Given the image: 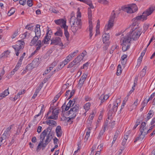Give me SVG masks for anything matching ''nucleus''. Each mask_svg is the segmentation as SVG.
<instances>
[{
  "instance_id": "1",
  "label": "nucleus",
  "mask_w": 155,
  "mask_h": 155,
  "mask_svg": "<svg viewBox=\"0 0 155 155\" xmlns=\"http://www.w3.org/2000/svg\"><path fill=\"white\" fill-rule=\"evenodd\" d=\"M141 34L140 31L138 29H133L132 31L127 33L125 36L122 37L120 43L123 51L124 52L129 49L132 40H137Z\"/></svg>"
},
{
  "instance_id": "2",
  "label": "nucleus",
  "mask_w": 155,
  "mask_h": 155,
  "mask_svg": "<svg viewBox=\"0 0 155 155\" xmlns=\"http://www.w3.org/2000/svg\"><path fill=\"white\" fill-rule=\"evenodd\" d=\"M70 22L71 25V30L74 34L78 29L81 28V21L80 19L74 18L72 16L70 18Z\"/></svg>"
},
{
  "instance_id": "3",
  "label": "nucleus",
  "mask_w": 155,
  "mask_h": 155,
  "mask_svg": "<svg viewBox=\"0 0 155 155\" xmlns=\"http://www.w3.org/2000/svg\"><path fill=\"white\" fill-rule=\"evenodd\" d=\"M155 10V7H150L143 13L142 15L137 16L135 18H134L133 20L135 22H137V21L141 20L143 21L146 20L147 18V17L150 15Z\"/></svg>"
},
{
  "instance_id": "4",
  "label": "nucleus",
  "mask_w": 155,
  "mask_h": 155,
  "mask_svg": "<svg viewBox=\"0 0 155 155\" xmlns=\"http://www.w3.org/2000/svg\"><path fill=\"white\" fill-rule=\"evenodd\" d=\"M51 129L52 128L50 127L45 129L40 135V139H42L44 140L45 136L48 134L45 141L49 143L52 139L53 135V133L51 132Z\"/></svg>"
},
{
  "instance_id": "5",
  "label": "nucleus",
  "mask_w": 155,
  "mask_h": 155,
  "mask_svg": "<svg viewBox=\"0 0 155 155\" xmlns=\"http://www.w3.org/2000/svg\"><path fill=\"white\" fill-rule=\"evenodd\" d=\"M51 129L52 128L50 127L45 129L40 135V139H42L44 140L45 136L48 134L45 141L49 143L52 139L53 135V133L51 132Z\"/></svg>"
},
{
  "instance_id": "6",
  "label": "nucleus",
  "mask_w": 155,
  "mask_h": 155,
  "mask_svg": "<svg viewBox=\"0 0 155 155\" xmlns=\"http://www.w3.org/2000/svg\"><path fill=\"white\" fill-rule=\"evenodd\" d=\"M51 129L52 128L50 127L45 129L40 135V139H42L44 140L45 136L48 134L45 141L49 143L52 139L53 135V133L51 132Z\"/></svg>"
},
{
  "instance_id": "7",
  "label": "nucleus",
  "mask_w": 155,
  "mask_h": 155,
  "mask_svg": "<svg viewBox=\"0 0 155 155\" xmlns=\"http://www.w3.org/2000/svg\"><path fill=\"white\" fill-rule=\"evenodd\" d=\"M59 113L58 109H54L52 107H50L48 112L45 115L47 119H56L58 117V115Z\"/></svg>"
},
{
  "instance_id": "8",
  "label": "nucleus",
  "mask_w": 155,
  "mask_h": 155,
  "mask_svg": "<svg viewBox=\"0 0 155 155\" xmlns=\"http://www.w3.org/2000/svg\"><path fill=\"white\" fill-rule=\"evenodd\" d=\"M24 41H18L15 45L12 46V47L15 51V54L17 56H18L19 53L21 52L22 49L24 48Z\"/></svg>"
},
{
  "instance_id": "9",
  "label": "nucleus",
  "mask_w": 155,
  "mask_h": 155,
  "mask_svg": "<svg viewBox=\"0 0 155 155\" xmlns=\"http://www.w3.org/2000/svg\"><path fill=\"white\" fill-rule=\"evenodd\" d=\"M40 63L39 59V58L35 59L32 62L29 64L26 67V69L28 71L31 70L37 67Z\"/></svg>"
},
{
  "instance_id": "10",
  "label": "nucleus",
  "mask_w": 155,
  "mask_h": 155,
  "mask_svg": "<svg viewBox=\"0 0 155 155\" xmlns=\"http://www.w3.org/2000/svg\"><path fill=\"white\" fill-rule=\"evenodd\" d=\"M146 123L145 122H143L141 125L140 128V134L142 135V137H144L145 135L148 133L147 127H146Z\"/></svg>"
},
{
  "instance_id": "11",
  "label": "nucleus",
  "mask_w": 155,
  "mask_h": 155,
  "mask_svg": "<svg viewBox=\"0 0 155 155\" xmlns=\"http://www.w3.org/2000/svg\"><path fill=\"white\" fill-rule=\"evenodd\" d=\"M118 106L117 105L113 104L112 106L111 104H109L108 106V108L109 110V113L111 116L112 114L116 112L117 110Z\"/></svg>"
},
{
  "instance_id": "12",
  "label": "nucleus",
  "mask_w": 155,
  "mask_h": 155,
  "mask_svg": "<svg viewBox=\"0 0 155 155\" xmlns=\"http://www.w3.org/2000/svg\"><path fill=\"white\" fill-rule=\"evenodd\" d=\"M51 44L58 45L60 46H63V43L61 42V39L59 37H56L53 38L51 40Z\"/></svg>"
},
{
  "instance_id": "13",
  "label": "nucleus",
  "mask_w": 155,
  "mask_h": 155,
  "mask_svg": "<svg viewBox=\"0 0 155 155\" xmlns=\"http://www.w3.org/2000/svg\"><path fill=\"white\" fill-rule=\"evenodd\" d=\"M87 76V74H84L80 78L78 84V86L81 88L83 85L84 81Z\"/></svg>"
},
{
  "instance_id": "14",
  "label": "nucleus",
  "mask_w": 155,
  "mask_h": 155,
  "mask_svg": "<svg viewBox=\"0 0 155 155\" xmlns=\"http://www.w3.org/2000/svg\"><path fill=\"white\" fill-rule=\"evenodd\" d=\"M54 22L57 25H59L61 24H62V26H61L62 28H63L64 25V24L65 25V26H66V21L62 18L55 20L54 21Z\"/></svg>"
},
{
  "instance_id": "15",
  "label": "nucleus",
  "mask_w": 155,
  "mask_h": 155,
  "mask_svg": "<svg viewBox=\"0 0 155 155\" xmlns=\"http://www.w3.org/2000/svg\"><path fill=\"white\" fill-rule=\"evenodd\" d=\"M40 26L39 25H37L35 29V36L37 37H40L41 36V31L40 29Z\"/></svg>"
},
{
  "instance_id": "16",
  "label": "nucleus",
  "mask_w": 155,
  "mask_h": 155,
  "mask_svg": "<svg viewBox=\"0 0 155 155\" xmlns=\"http://www.w3.org/2000/svg\"><path fill=\"white\" fill-rule=\"evenodd\" d=\"M67 114L69 116V118L70 119H74L76 115V113L75 112H74L73 110H72L71 109H70V110L67 112Z\"/></svg>"
},
{
  "instance_id": "17",
  "label": "nucleus",
  "mask_w": 155,
  "mask_h": 155,
  "mask_svg": "<svg viewBox=\"0 0 155 155\" xmlns=\"http://www.w3.org/2000/svg\"><path fill=\"white\" fill-rule=\"evenodd\" d=\"M113 22H112L108 21V24L107 25L105 26V28L104 30L105 32H106L108 30H110L114 25Z\"/></svg>"
},
{
  "instance_id": "18",
  "label": "nucleus",
  "mask_w": 155,
  "mask_h": 155,
  "mask_svg": "<svg viewBox=\"0 0 155 155\" xmlns=\"http://www.w3.org/2000/svg\"><path fill=\"white\" fill-rule=\"evenodd\" d=\"M55 132L58 137H60L61 136L62 131L60 126H58L57 127L55 130Z\"/></svg>"
},
{
  "instance_id": "19",
  "label": "nucleus",
  "mask_w": 155,
  "mask_h": 155,
  "mask_svg": "<svg viewBox=\"0 0 155 155\" xmlns=\"http://www.w3.org/2000/svg\"><path fill=\"white\" fill-rule=\"evenodd\" d=\"M109 33H105L102 35V40L104 43H106V41H108L109 39Z\"/></svg>"
},
{
  "instance_id": "20",
  "label": "nucleus",
  "mask_w": 155,
  "mask_h": 155,
  "mask_svg": "<svg viewBox=\"0 0 155 155\" xmlns=\"http://www.w3.org/2000/svg\"><path fill=\"white\" fill-rule=\"evenodd\" d=\"M122 9L125 12H127V13H133L132 9L131 8V5L128 7H124L122 8Z\"/></svg>"
},
{
  "instance_id": "21",
  "label": "nucleus",
  "mask_w": 155,
  "mask_h": 155,
  "mask_svg": "<svg viewBox=\"0 0 155 155\" xmlns=\"http://www.w3.org/2000/svg\"><path fill=\"white\" fill-rule=\"evenodd\" d=\"M107 122L106 124V123H105V124L103 128L101 130L100 133H99V135L98 137V138L99 139H100V137L105 132V130L106 128V127L107 126Z\"/></svg>"
},
{
  "instance_id": "22",
  "label": "nucleus",
  "mask_w": 155,
  "mask_h": 155,
  "mask_svg": "<svg viewBox=\"0 0 155 155\" xmlns=\"http://www.w3.org/2000/svg\"><path fill=\"white\" fill-rule=\"evenodd\" d=\"M64 25H65L64 24ZM63 28L64 30V34L67 40L68 41L69 40V34L68 31V27L67 26H65V25H64Z\"/></svg>"
},
{
  "instance_id": "23",
  "label": "nucleus",
  "mask_w": 155,
  "mask_h": 155,
  "mask_svg": "<svg viewBox=\"0 0 155 155\" xmlns=\"http://www.w3.org/2000/svg\"><path fill=\"white\" fill-rule=\"evenodd\" d=\"M39 38V37H37L36 36H35L30 42V45L32 46L35 44L36 45L37 44V41L39 40H38Z\"/></svg>"
},
{
  "instance_id": "24",
  "label": "nucleus",
  "mask_w": 155,
  "mask_h": 155,
  "mask_svg": "<svg viewBox=\"0 0 155 155\" xmlns=\"http://www.w3.org/2000/svg\"><path fill=\"white\" fill-rule=\"evenodd\" d=\"M9 94L8 88L5 90L2 93L0 94V100L5 97Z\"/></svg>"
},
{
  "instance_id": "25",
  "label": "nucleus",
  "mask_w": 155,
  "mask_h": 155,
  "mask_svg": "<svg viewBox=\"0 0 155 155\" xmlns=\"http://www.w3.org/2000/svg\"><path fill=\"white\" fill-rule=\"evenodd\" d=\"M48 32L44 38V39L43 40L44 43V44L47 43L48 41H49L50 39L51 36H50V34H49V35H48Z\"/></svg>"
},
{
  "instance_id": "26",
  "label": "nucleus",
  "mask_w": 155,
  "mask_h": 155,
  "mask_svg": "<svg viewBox=\"0 0 155 155\" xmlns=\"http://www.w3.org/2000/svg\"><path fill=\"white\" fill-rule=\"evenodd\" d=\"M12 125L8 127L7 129L5 130V131H4L3 134H4V135H5L7 137H8V136L10 135L9 132L10 130L12 128Z\"/></svg>"
},
{
  "instance_id": "27",
  "label": "nucleus",
  "mask_w": 155,
  "mask_h": 155,
  "mask_svg": "<svg viewBox=\"0 0 155 155\" xmlns=\"http://www.w3.org/2000/svg\"><path fill=\"white\" fill-rule=\"evenodd\" d=\"M82 60V58H81L79 55L77 56L74 60L73 62L76 63L78 66L79 65V62Z\"/></svg>"
},
{
  "instance_id": "28",
  "label": "nucleus",
  "mask_w": 155,
  "mask_h": 155,
  "mask_svg": "<svg viewBox=\"0 0 155 155\" xmlns=\"http://www.w3.org/2000/svg\"><path fill=\"white\" fill-rule=\"evenodd\" d=\"M7 137L4 134H2L0 137V143L2 144L5 141Z\"/></svg>"
},
{
  "instance_id": "29",
  "label": "nucleus",
  "mask_w": 155,
  "mask_h": 155,
  "mask_svg": "<svg viewBox=\"0 0 155 155\" xmlns=\"http://www.w3.org/2000/svg\"><path fill=\"white\" fill-rule=\"evenodd\" d=\"M153 115V111L150 110L148 114H147V116L146 118V121L149 120L151 117H152Z\"/></svg>"
},
{
  "instance_id": "30",
  "label": "nucleus",
  "mask_w": 155,
  "mask_h": 155,
  "mask_svg": "<svg viewBox=\"0 0 155 155\" xmlns=\"http://www.w3.org/2000/svg\"><path fill=\"white\" fill-rule=\"evenodd\" d=\"M36 46H37L35 51L37 52L40 49L42 46L41 40H39L37 41V44L36 45Z\"/></svg>"
},
{
  "instance_id": "31",
  "label": "nucleus",
  "mask_w": 155,
  "mask_h": 155,
  "mask_svg": "<svg viewBox=\"0 0 155 155\" xmlns=\"http://www.w3.org/2000/svg\"><path fill=\"white\" fill-rule=\"evenodd\" d=\"M115 13L114 12V11H112L111 15L110 17V19L109 20L110 21L114 22V18H115Z\"/></svg>"
},
{
  "instance_id": "32",
  "label": "nucleus",
  "mask_w": 155,
  "mask_h": 155,
  "mask_svg": "<svg viewBox=\"0 0 155 155\" xmlns=\"http://www.w3.org/2000/svg\"><path fill=\"white\" fill-rule=\"evenodd\" d=\"M85 3L87 4L90 7L89 8H90V9L91 8L93 9L94 8V6L93 5L91 0H87Z\"/></svg>"
},
{
  "instance_id": "33",
  "label": "nucleus",
  "mask_w": 155,
  "mask_h": 155,
  "mask_svg": "<svg viewBox=\"0 0 155 155\" xmlns=\"http://www.w3.org/2000/svg\"><path fill=\"white\" fill-rule=\"evenodd\" d=\"M59 28V29L54 33V35L62 37L63 35V33L60 28Z\"/></svg>"
},
{
  "instance_id": "34",
  "label": "nucleus",
  "mask_w": 155,
  "mask_h": 155,
  "mask_svg": "<svg viewBox=\"0 0 155 155\" xmlns=\"http://www.w3.org/2000/svg\"><path fill=\"white\" fill-rule=\"evenodd\" d=\"M120 133V132L118 130H117L116 131V132L114 134V137L113 139V141H112V143H114L116 140L117 138V137L118 136V135Z\"/></svg>"
},
{
  "instance_id": "35",
  "label": "nucleus",
  "mask_w": 155,
  "mask_h": 155,
  "mask_svg": "<svg viewBox=\"0 0 155 155\" xmlns=\"http://www.w3.org/2000/svg\"><path fill=\"white\" fill-rule=\"evenodd\" d=\"M90 106L91 104L89 102L86 103L84 105V108L85 111H87L89 109Z\"/></svg>"
},
{
  "instance_id": "36",
  "label": "nucleus",
  "mask_w": 155,
  "mask_h": 155,
  "mask_svg": "<svg viewBox=\"0 0 155 155\" xmlns=\"http://www.w3.org/2000/svg\"><path fill=\"white\" fill-rule=\"evenodd\" d=\"M122 69L121 68V65L119 64L117 66V75H119L121 73L122 71Z\"/></svg>"
},
{
  "instance_id": "37",
  "label": "nucleus",
  "mask_w": 155,
  "mask_h": 155,
  "mask_svg": "<svg viewBox=\"0 0 155 155\" xmlns=\"http://www.w3.org/2000/svg\"><path fill=\"white\" fill-rule=\"evenodd\" d=\"M89 31L90 34H92V29H93V26L92 25V22L91 21H89Z\"/></svg>"
},
{
  "instance_id": "38",
  "label": "nucleus",
  "mask_w": 155,
  "mask_h": 155,
  "mask_svg": "<svg viewBox=\"0 0 155 155\" xmlns=\"http://www.w3.org/2000/svg\"><path fill=\"white\" fill-rule=\"evenodd\" d=\"M147 69V67L145 66L143 68L142 70L141 71L140 73V75L142 77L144 76L146 73Z\"/></svg>"
},
{
  "instance_id": "39",
  "label": "nucleus",
  "mask_w": 155,
  "mask_h": 155,
  "mask_svg": "<svg viewBox=\"0 0 155 155\" xmlns=\"http://www.w3.org/2000/svg\"><path fill=\"white\" fill-rule=\"evenodd\" d=\"M78 105H76L74 106L73 107L71 108V109L74 111V112L77 113V111L78 110L79 107Z\"/></svg>"
},
{
  "instance_id": "40",
  "label": "nucleus",
  "mask_w": 155,
  "mask_h": 155,
  "mask_svg": "<svg viewBox=\"0 0 155 155\" xmlns=\"http://www.w3.org/2000/svg\"><path fill=\"white\" fill-rule=\"evenodd\" d=\"M88 15L89 19L91 20L92 18V12L89 8H88Z\"/></svg>"
},
{
  "instance_id": "41",
  "label": "nucleus",
  "mask_w": 155,
  "mask_h": 155,
  "mask_svg": "<svg viewBox=\"0 0 155 155\" xmlns=\"http://www.w3.org/2000/svg\"><path fill=\"white\" fill-rule=\"evenodd\" d=\"M131 6L133 12H136L137 10V8L135 4H132L131 5Z\"/></svg>"
},
{
  "instance_id": "42",
  "label": "nucleus",
  "mask_w": 155,
  "mask_h": 155,
  "mask_svg": "<svg viewBox=\"0 0 155 155\" xmlns=\"http://www.w3.org/2000/svg\"><path fill=\"white\" fill-rule=\"evenodd\" d=\"M48 124H49V126H52V125L56 126L57 125V123L56 121L52 120H49V123Z\"/></svg>"
},
{
  "instance_id": "43",
  "label": "nucleus",
  "mask_w": 155,
  "mask_h": 155,
  "mask_svg": "<svg viewBox=\"0 0 155 155\" xmlns=\"http://www.w3.org/2000/svg\"><path fill=\"white\" fill-rule=\"evenodd\" d=\"M40 143H38L36 149V151H38V150H40L41 148V145L42 143L43 142V140L42 139H40Z\"/></svg>"
},
{
  "instance_id": "44",
  "label": "nucleus",
  "mask_w": 155,
  "mask_h": 155,
  "mask_svg": "<svg viewBox=\"0 0 155 155\" xmlns=\"http://www.w3.org/2000/svg\"><path fill=\"white\" fill-rule=\"evenodd\" d=\"M99 99L101 101V104H100V105H101L104 101H105L104 95V94L101 95L99 97Z\"/></svg>"
},
{
  "instance_id": "45",
  "label": "nucleus",
  "mask_w": 155,
  "mask_h": 155,
  "mask_svg": "<svg viewBox=\"0 0 155 155\" xmlns=\"http://www.w3.org/2000/svg\"><path fill=\"white\" fill-rule=\"evenodd\" d=\"M142 135L141 134L139 135V136L136 137L134 140V143L136 142L137 140H142L144 137H142Z\"/></svg>"
},
{
  "instance_id": "46",
  "label": "nucleus",
  "mask_w": 155,
  "mask_h": 155,
  "mask_svg": "<svg viewBox=\"0 0 155 155\" xmlns=\"http://www.w3.org/2000/svg\"><path fill=\"white\" fill-rule=\"evenodd\" d=\"M77 65V64L76 63H74L73 62V61L71 62L68 65L67 67L68 68H71L74 65Z\"/></svg>"
},
{
  "instance_id": "47",
  "label": "nucleus",
  "mask_w": 155,
  "mask_h": 155,
  "mask_svg": "<svg viewBox=\"0 0 155 155\" xmlns=\"http://www.w3.org/2000/svg\"><path fill=\"white\" fill-rule=\"evenodd\" d=\"M9 52L8 51H6L4 53H3L2 54V57H7L8 56V55L9 54Z\"/></svg>"
},
{
  "instance_id": "48",
  "label": "nucleus",
  "mask_w": 155,
  "mask_h": 155,
  "mask_svg": "<svg viewBox=\"0 0 155 155\" xmlns=\"http://www.w3.org/2000/svg\"><path fill=\"white\" fill-rule=\"evenodd\" d=\"M15 11L13 9H10L8 13V16H10L13 15L15 12Z\"/></svg>"
},
{
  "instance_id": "49",
  "label": "nucleus",
  "mask_w": 155,
  "mask_h": 155,
  "mask_svg": "<svg viewBox=\"0 0 155 155\" xmlns=\"http://www.w3.org/2000/svg\"><path fill=\"white\" fill-rule=\"evenodd\" d=\"M147 103H146L144 101H143L141 104V107L140 109V110L141 111H142L144 107L147 105Z\"/></svg>"
},
{
  "instance_id": "50",
  "label": "nucleus",
  "mask_w": 155,
  "mask_h": 155,
  "mask_svg": "<svg viewBox=\"0 0 155 155\" xmlns=\"http://www.w3.org/2000/svg\"><path fill=\"white\" fill-rule=\"evenodd\" d=\"M33 26L31 25H28L25 27V28L28 29L29 30L31 31L32 30V28L33 27Z\"/></svg>"
},
{
  "instance_id": "51",
  "label": "nucleus",
  "mask_w": 155,
  "mask_h": 155,
  "mask_svg": "<svg viewBox=\"0 0 155 155\" xmlns=\"http://www.w3.org/2000/svg\"><path fill=\"white\" fill-rule=\"evenodd\" d=\"M120 100L119 98H117L116 99V101L114 102V104L117 105V106H119L120 104Z\"/></svg>"
},
{
  "instance_id": "52",
  "label": "nucleus",
  "mask_w": 155,
  "mask_h": 155,
  "mask_svg": "<svg viewBox=\"0 0 155 155\" xmlns=\"http://www.w3.org/2000/svg\"><path fill=\"white\" fill-rule=\"evenodd\" d=\"M92 129V128L91 127H89L88 128L86 132V136L87 137H88V136L89 137L90 134L91 132L90 130H91V129Z\"/></svg>"
},
{
  "instance_id": "53",
  "label": "nucleus",
  "mask_w": 155,
  "mask_h": 155,
  "mask_svg": "<svg viewBox=\"0 0 155 155\" xmlns=\"http://www.w3.org/2000/svg\"><path fill=\"white\" fill-rule=\"evenodd\" d=\"M94 117V116L93 114H91L89 116L88 120L89 121L90 123L91 122L92 120H93Z\"/></svg>"
},
{
  "instance_id": "54",
  "label": "nucleus",
  "mask_w": 155,
  "mask_h": 155,
  "mask_svg": "<svg viewBox=\"0 0 155 155\" xmlns=\"http://www.w3.org/2000/svg\"><path fill=\"white\" fill-rule=\"evenodd\" d=\"M155 96V92L153 93V94H152L150 96V97L147 100V103H148V101H150L151 100L152 98Z\"/></svg>"
},
{
  "instance_id": "55",
  "label": "nucleus",
  "mask_w": 155,
  "mask_h": 155,
  "mask_svg": "<svg viewBox=\"0 0 155 155\" xmlns=\"http://www.w3.org/2000/svg\"><path fill=\"white\" fill-rule=\"evenodd\" d=\"M98 2H99L105 5L108 3V2L106 0H98Z\"/></svg>"
},
{
  "instance_id": "56",
  "label": "nucleus",
  "mask_w": 155,
  "mask_h": 155,
  "mask_svg": "<svg viewBox=\"0 0 155 155\" xmlns=\"http://www.w3.org/2000/svg\"><path fill=\"white\" fill-rule=\"evenodd\" d=\"M18 34V30H17L14 33V34L12 36V38L13 39L15 38L17 35Z\"/></svg>"
},
{
  "instance_id": "57",
  "label": "nucleus",
  "mask_w": 155,
  "mask_h": 155,
  "mask_svg": "<svg viewBox=\"0 0 155 155\" xmlns=\"http://www.w3.org/2000/svg\"><path fill=\"white\" fill-rule=\"evenodd\" d=\"M26 0H19V3L23 5H25L26 2Z\"/></svg>"
},
{
  "instance_id": "58",
  "label": "nucleus",
  "mask_w": 155,
  "mask_h": 155,
  "mask_svg": "<svg viewBox=\"0 0 155 155\" xmlns=\"http://www.w3.org/2000/svg\"><path fill=\"white\" fill-rule=\"evenodd\" d=\"M49 143L45 141V143H43V142L41 143V145L42 147V150H43L44 148Z\"/></svg>"
},
{
  "instance_id": "59",
  "label": "nucleus",
  "mask_w": 155,
  "mask_h": 155,
  "mask_svg": "<svg viewBox=\"0 0 155 155\" xmlns=\"http://www.w3.org/2000/svg\"><path fill=\"white\" fill-rule=\"evenodd\" d=\"M68 61L67 60L65 59L61 63V64H60V66H63L66 65L68 63Z\"/></svg>"
},
{
  "instance_id": "60",
  "label": "nucleus",
  "mask_w": 155,
  "mask_h": 155,
  "mask_svg": "<svg viewBox=\"0 0 155 155\" xmlns=\"http://www.w3.org/2000/svg\"><path fill=\"white\" fill-rule=\"evenodd\" d=\"M27 4L29 7H31L32 5V0H28Z\"/></svg>"
},
{
  "instance_id": "61",
  "label": "nucleus",
  "mask_w": 155,
  "mask_h": 155,
  "mask_svg": "<svg viewBox=\"0 0 155 155\" xmlns=\"http://www.w3.org/2000/svg\"><path fill=\"white\" fill-rule=\"evenodd\" d=\"M78 52V50H76L73 53H71L69 54V55H70L71 57V58H72L75 56V54L77 53Z\"/></svg>"
},
{
  "instance_id": "62",
  "label": "nucleus",
  "mask_w": 155,
  "mask_h": 155,
  "mask_svg": "<svg viewBox=\"0 0 155 155\" xmlns=\"http://www.w3.org/2000/svg\"><path fill=\"white\" fill-rule=\"evenodd\" d=\"M142 57H140L138 59V62L137 65H138V66L140 65L141 64V61H142Z\"/></svg>"
},
{
  "instance_id": "63",
  "label": "nucleus",
  "mask_w": 155,
  "mask_h": 155,
  "mask_svg": "<svg viewBox=\"0 0 155 155\" xmlns=\"http://www.w3.org/2000/svg\"><path fill=\"white\" fill-rule=\"evenodd\" d=\"M72 58H71V57L70 55H69L66 57V60L68 61V62H69L70 61H71Z\"/></svg>"
},
{
  "instance_id": "64",
  "label": "nucleus",
  "mask_w": 155,
  "mask_h": 155,
  "mask_svg": "<svg viewBox=\"0 0 155 155\" xmlns=\"http://www.w3.org/2000/svg\"><path fill=\"white\" fill-rule=\"evenodd\" d=\"M63 93V92H61V91L60 92V93L57 94L55 96V99H56V100H58V99L59 97L61 95V94Z\"/></svg>"
}]
</instances>
